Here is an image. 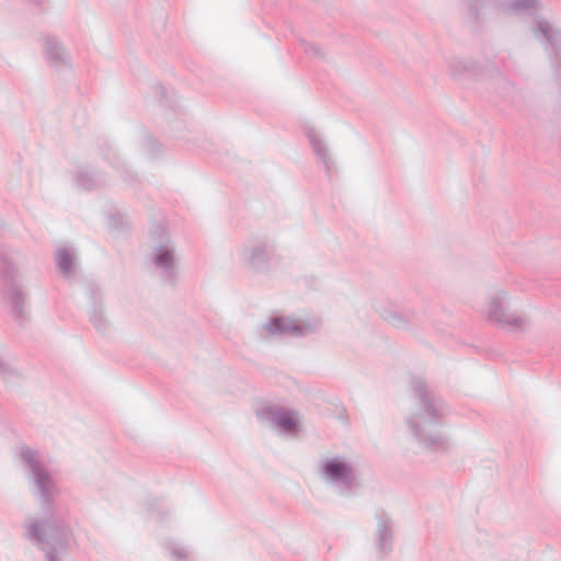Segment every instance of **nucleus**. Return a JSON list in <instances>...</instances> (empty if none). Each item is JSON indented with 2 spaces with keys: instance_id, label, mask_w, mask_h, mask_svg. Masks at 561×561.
<instances>
[{
  "instance_id": "nucleus-1",
  "label": "nucleus",
  "mask_w": 561,
  "mask_h": 561,
  "mask_svg": "<svg viewBox=\"0 0 561 561\" xmlns=\"http://www.w3.org/2000/svg\"><path fill=\"white\" fill-rule=\"evenodd\" d=\"M491 317L501 323L507 324V325H519L522 323V319L516 317L507 316L503 308L500 306H494L491 312Z\"/></svg>"
},
{
  "instance_id": "nucleus-3",
  "label": "nucleus",
  "mask_w": 561,
  "mask_h": 561,
  "mask_svg": "<svg viewBox=\"0 0 561 561\" xmlns=\"http://www.w3.org/2000/svg\"><path fill=\"white\" fill-rule=\"evenodd\" d=\"M277 423L278 425L286 430V431H291L296 427V420L294 419V416L290 414V413H287V412H283V413H279L277 415Z\"/></svg>"
},
{
  "instance_id": "nucleus-2",
  "label": "nucleus",
  "mask_w": 561,
  "mask_h": 561,
  "mask_svg": "<svg viewBox=\"0 0 561 561\" xmlns=\"http://www.w3.org/2000/svg\"><path fill=\"white\" fill-rule=\"evenodd\" d=\"M346 471V466L341 461H331L325 466V472L332 478L343 477Z\"/></svg>"
},
{
  "instance_id": "nucleus-4",
  "label": "nucleus",
  "mask_w": 561,
  "mask_h": 561,
  "mask_svg": "<svg viewBox=\"0 0 561 561\" xmlns=\"http://www.w3.org/2000/svg\"><path fill=\"white\" fill-rule=\"evenodd\" d=\"M57 261H58L59 267L64 272L68 273L70 271L72 262H71L70 255L66 251H59L57 253Z\"/></svg>"
}]
</instances>
